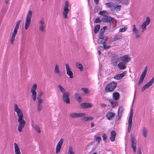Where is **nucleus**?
<instances>
[{
  "label": "nucleus",
  "mask_w": 154,
  "mask_h": 154,
  "mask_svg": "<svg viewBox=\"0 0 154 154\" xmlns=\"http://www.w3.org/2000/svg\"><path fill=\"white\" fill-rule=\"evenodd\" d=\"M117 3L113 2H110L105 4L107 8H110L111 11L115 10L116 11H119L121 10L122 6L116 5Z\"/></svg>",
  "instance_id": "f257e3e1"
},
{
  "label": "nucleus",
  "mask_w": 154,
  "mask_h": 154,
  "mask_svg": "<svg viewBox=\"0 0 154 154\" xmlns=\"http://www.w3.org/2000/svg\"><path fill=\"white\" fill-rule=\"evenodd\" d=\"M43 92L40 91L39 94L37 96V110L38 112H40L42 109L43 107L42 104L43 100L41 98V97L43 95Z\"/></svg>",
  "instance_id": "f03ea898"
},
{
  "label": "nucleus",
  "mask_w": 154,
  "mask_h": 154,
  "mask_svg": "<svg viewBox=\"0 0 154 154\" xmlns=\"http://www.w3.org/2000/svg\"><path fill=\"white\" fill-rule=\"evenodd\" d=\"M32 12L31 11H29L26 16V22L25 24V29L27 30L29 27L31 23V18L32 16Z\"/></svg>",
  "instance_id": "7ed1b4c3"
},
{
  "label": "nucleus",
  "mask_w": 154,
  "mask_h": 154,
  "mask_svg": "<svg viewBox=\"0 0 154 154\" xmlns=\"http://www.w3.org/2000/svg\"><path fill=\"white\" fill-rule=\"evenodd\" d=\"M46 24L45 23V20L42 18H41L38 23V28L42 32H46Z\"/></svg>",
  "instance_id": "20e7f679"
},
{
  "label": "nucleus",
  "mask_w": 154,
  "mask_h": 154,
  "mask_svg": "<svg viewBox=\"0 0 154 154\" xmlns=\"http://www.w3.org/2000/svg\"><path fill=\"white\" fill-rule=\"evenodd\" d=\"M117 83L115 82H112L108 84L106 87L105 91L106 92H112L116 88Z\"/></svg>",
  "instance_id": "39448f33"
},
{
  "label": "nucleus",
  "mask_w": 154,
  "mask_h": 154,
  "mask_svg": "<svg viewBox=\"0 0 154 154\" xmlns=\"http://www.w3.org/2000/svg\"><path fill=\"white\" fill-rule=\"evenodd\" d=\"M150 23V20L149 17H147L146 20H145L141 25L142 29L141 32L143 33L146 29V26L148 25Z\"/></svg>",
  "instance_id": "423d86ee"
},
{
  "label": "nucleus",
  "mask_w": 154,
  "mask_h": 154,
  "mask_svg": "<svg viewBox=\"0 0 154 154\" xmlns=\"http://www.w3.org/2000/svg\"><path fill=\"white\" fill-rule=\"evenodd\" d=\"M23 118H20L18 119V122L19 123L18 130L19 132H21L22 131V129L23 128L25 125V121L23 119Z\"/></svg>",
  "instance_id": "0eeeda50"
},
{
  "label": "nucleus",
  "mask_w": 154,
  "mask_h": 154,
  "mask_svg": "<svg viewBox=\"0 0 154 154\" xmlns=\"http://www.w3.org/2000/svg\"><path fill=\"white\" fill-rule=\"evenodd\" d=\"M69 2L67 1H66L65 2V5L64 6L63 11V15L65 18H67L68 17L67 14L69 11Z\"/></svg>",
  "instance_id": "6e6552de"
},
{
  "label": "nucleus",
  "mask_w": 154,
  "mask_h": 154,
  "mask_svg": "<svg viewBox=\"0 0 154 154\" xmlns=\"http://www.w3.org/2000/svg\"><path fill=\"white\" fill-rule=\"evenodd\" d=\"M37 88V84H35L32 86L31 90V92L32 94V96L34 101H35L36 98L37 93L36 90Z\"/></svg>",
  "instance_id": "1a4fd4ad"
},
{
  "label": "nucleus",
  "mask_w": 154,
  "mask_h": 154,
  "mask_svg": "<svg viewBox=\"0 0 154 154\" xmlns=\"http://www.w3.org/2000/svg\"><path fill=\"white\" fill-rule=\"evenodd\" d=\"M147 67L146 66L145 67V69H144L143 72L142 73L141 76H140L138 83L139 85H140L143 82L147 72Z\"/></svg>",
  "instance_id": "9d476101"
},
{
  "label": "nucleus",
  "mask_w": 154,
  "mask_h": 154,
  "mask_svg": "<svg viewBox=\"0 0 154 154\" xmlns=\"http://www.w3.org/2000/svg\"><path fill=\"white\" fill-rule=\"evenodd\" d=\"M14 111L16 112L18 118H23V116L22 111L18 108V106L17 104H15L14 105Z\"/></svg>",
  "instance_id": "9b49d317"
},
{
  "label": "nucleus",
  "mask_w": 154,
  "mask_h": 154,
  "mask_svg": "<svg viewBox=\"0 0 154 154\" xmlns=\"http://www.w3.org/2000/svg\"><path fill=\"white\" fill-rule=\"evenodd\" d=\"M154 82V76L142 88L141 91L142 92L144 91L146 88L151 86Z\"/></svg>",
  "instance_id": "f8f14e48"
},
{
  "label": "nucleus",
  "mask_w": 154,
  "mask_h": 154,
  "mask_svg": "<svg viewBox=\"0 0 154 154\" xmlns=\"http://www.w3.org/2000/svg\"><path fill=\"white\" fill-rule=\"evenodd\" d=\"M69 93L68 92L64 93L62 97V99L63 101L66 103L69 104L70 100L69 99Z\"/></svg>",
  "instance_id": "ddd939ff"
},
{
  "label": "nucleus",
  "mask_w": 154,
  "mask_h": 154,
  "mask_svg": "<svg viewBox=\"0 0 154 154\" xmlns=\"http://www.w3.org/2000/svg\"><path fill=\"white\" fill-rule=\"evenodd\" d=\"M85 115V114L83 113H72L70 114V116L71 118H76L78 117H83Z\"/></svg>",
  "instance_id": "4468645a"
},
{
  "label": "nucleus",
  "mask_w": 154,
  "mask_h": 154,
  "mask_svg": "<svg viewBox=\"0 0 154 154\" xmlns=\"http://www.w3.org/2000/svg\"><path fill=\"white\" fill-rule=\"evenodd\" d=\"M66 68L67 75L69 76V78H73V72L71 71L69 65L67 64H66Z\"/></svg>",
  "instance_id": "2eb2a0df"
},
{
  "label": "nucleus",
  "mask_w": 154,
  "mask_h": 154,
  "mask_svg": "<svg viewBox=\"0 0 154 154\" xmlns=\"http://www.w3.org/2000/svg\"><path fill=\"white\" fill-rule=\"evenodd\" d=\"M108 38V37L107 36H105L102 37H99L97 42L99 44H104L106 43Z\"/></svg>",
  "instance_id": "dca6fc26"
},
{
  "label": "nucleus",
  "mask_w": 154,
  "mask_h": 154,
  "mask_svg": "<svg viewBox=\"0 0 154 154\" xmlns=\"http://www.w3.org/2000/svg\"><path fill=\"white\" fill-rule=\"evenodd\" d=\"M54 72L58 76H60L61 75V72L60 70L59 67L57 64L55 65Z\"/></svg>",
  "instance_id": "f3484780"
},
{
  "label": "nucleus",
  "mask_w": 154,
  "mask_h": 154,
  "mask_svg": "<svg viewBox=\"0 0 154 154\" xmlns=\"http://www.w3.org/2000/svg\"><path fill=\"white\" fill-rule=\"evenodd\" d=\"M120 59L122 60L124 63H127L130 61L131 58L128 55H125L120 57Z\"/></svg>",
  "instance_id": "a211bd4d"
},
{
  "label": "nucleus",
  "mask_w": 154,
  "mask_h": 154,
  "mask_svg": "<svg viewBox=\"0 0 154 154\" xmlns=\"http://www.w3.org/2000/svg\"><path fill=\"white\" fill-rule=\"evenodd\" d=\"M93 106L92 104L89 103H82L81 104V107L83 108H91Z\"/></svg>",
  "instance_id": "6ab92c4d"
},
{
  "label": "nucleus",
  "mask_w": 154,
  "mask_h": 154,
  "mask_svg": "<svg viewBox=\"0 0 154 154\" xmlns=\"http://www.w3.org/2000/svg\"><path fill=\"white\" fill-rule=\"evenodd\" d=\"M102 20L104 22L111 23L112 22V18L109 17L104 16L102 18Z\"/></svg>",
  "instance_id": "aec40b11"
},
{
  "label": "nucleus",
  "mask_w": 154,
  "mask_h": 154,
  "mask_svg": "<svg viewBox=\"0 0 154 154\" xmlns=\"http://www.w3.org/2000/svg\"><path fill=\"white\" fill-rule=\"evenodd\" d=\"M131 147L132 148L133 151L135 152V138L134 136L131 135Z\"/></svg>",
  "instance_id": "412c9836"
},
{
  "label": "nucleus",
  "mask_w": 154,
  "mask_h": 154,
  "mask_svg": "<svg viewBox=\"0 0 154 154\" xmlns=\"http://www.w3.org/2000/svg\"><path fill=\"white\" fill-rule=\"evenodd\" d=\"M125 72L117 75L115 77V79L117 80H120L123 78L125 75Z\"/></svg>",
  "instance_id": "4be33fe9"
},
{
  "label": "nucleus",
  "mask_w": 154,
  "mask_h": 154,
  "mask_svg": "<svg viewBox=\"0 0 154 154\" xmlns=\"http://www.w3.org/2000/svg\"><path fill=\"white\" fill-rule=\"evenodd\" d=\"M111 136L110 137V140L112 142H113L115 140L116 133L115 131H112L111 132Z\"/></svg>",
  "instance_id": "5701e85b"
},
{
  "label": "nucleus",
  "mask_w": 154,
  "mask_h": 154,
  "mask_svg": "<svg viewBox=\"0 0 154 154\" xmlns=\"http://www.w3.org/2000/svg\"><path fill=\"white\" fill-rule=\"evenodd\" d=\"M15 153L16 154H21L20 152V148L17 144L16 143H14Z\"/></svg>",
  "instance_id": "b1692460"
},
{
  "label": "nucleus",
  "mask_w": 154,
  "mask_h": 154,
  "mask_svg": "<svg viewBox=\"0 0 154 154\" xmlns=\"http://www.w3.org/2000/svg\"><path fill=\"white\" fill-rule=\"evenodd\" d=\"M126 64L124 62H120L118 64V66L120 69H124L126 67Z\"/></svg>",
  "instance_id": "393cba45"
},
{
  "label": "nucleus",
  "mask_w": 154,
  "mask_h": 154,
  "mask_svg": "<svg viewBox=\"0 0 154 154\" xmlns=\"http://www.w3.org/2000/svg\"><path fill=\"white\" fill-rule=\"evenodd\" d=\"M141 32L135 28V38H140L142 37V34Z\"/></svg>",
  "instance_id": "a878e982"
},
{
  "label": "nucleus",
  "mask_w": 154,
  "mask_h": 154,
  "mask_svg": "<svg viewBox=\"0 0 154 154\" xmlns=\"http://www.w3.org/2000/svg\"><path fill=\"white\" fill-rule=\"evenodd\" d=\"M75 96L76 100L78 102H80L81 100V97L79 94L77 93H75Z\"/></svg>",
  "instance_id": "bb28decb"
},
{
  "label": "nucleus",
  "mask_w": 154,
  "mask_h": 154,
  "mask_svg": "<svg viewBox=\"0 0 154 154\" xmlns=\"http://www.w3.org/2000/svg\"><path fill=\"white\" fill-rule=\"evenodd\" d=\"M118 60L119 58L118 56H116L113 57L112 60V62L113 65H116Z\"/></svg>",
  "instance_id": "cd10ccee"
},
{
  "label": "nucleus",
  "mask_w": 154,
  "mask_h": 154,
  "mask_svg": "<svg viewBox=\"0 0 154 154\" xmlns=\"http://www.w3.org/2000/svg\"><path fill=\"white\" fill-rule=\"evenodd\" d=\"M93 119V118L92 117H85L81 119V121L82 122L92 120Z\"/></svg>",
  "instance_id": "c85d7f7f"
},
{
  "label": "nucleus",
  "mask_w": 154,
  "mask_h": 154,
  "mask_svg": "<svg viewBox=\"0 0 154 154\" xmlns=\"http://www.w3.org/2000/svg\"><path fill=\"white\" fill-rule=\"evenodd\" d=\"M32 126L37 132L39 133H41V131L38 125H34L33 124Z\"/></svg>",
  "instance_id": "c756f323"
},
{
  "label": "nucleus",
  "mask_w": 154,
  "mask_h": 154,
  "mask_svg": "<svg viewBox=\"0 0 154 154\" xmlns=\"http://www.w3.org/2000/svg\"><path fill=\"white\" fill-rule=\"evenodd\" d=\"M17 34V33H15L14 32H13L12 33L11 39L10 40V42L11 43V44L12 45L13 44V42L14 40L15 36Z\"/></svg>",
  "instance_id": "7c9ffc66"
},
{
  "label": "nucleus",
  "mask_w": 154,
  "mask_h": 154,
  "mask_svg": "<svg viewBox=\"0 0 154 154\" xmlns=\"http://www.w3.org/2000/svg\"><path fill=\"white\" fill-rule=\"evenodd\" d=\"M122 38V36L120 34H119L115 35L114 37V41L121 39Z\"/></svg>",
  "instance_id": "2f4dec72"
},
{
  "label": "nucleus",
  "mask_w": 154,
  "mask_h": 154,
  "mask_svg": "<svg viewBox=\"0 0 154 154\" xmlns=\"http://www.w3.org/2000/svg\"><path fill=\"white\" fill-rule=\"evenodd\" d=\"M119 93L117 92H115L113 94V97L115 100H118L119 99Z\"/></svg>",
  "instance_id": "473e14b6"
},
{
  "label": "nucleus",
  "mask_w": 154,
  "mask_h": 154,
  "mask_svg": "<svg viewBox=\"0 0 154 154\" xmlns=\"http://www.w3.org/2000/svg\"><path fill=\"white\" fill-rule=\"evenodd\" d=\"M100 28V26L99 24H97L94 27V32L95 33L97 34L99 31Z\"/></svg>",
  "instance_id": "72a5a7b5"
},
{
  "label": "nucleus",
  "mask_w": 154,
  "mask_h": 154,
  "mask_svg": "<svg viewBox=\"0 0 154 154\" xmlns=\"http://www.w3.org/2000/svg\"><path fill=\"white\" fill-rule=\"evenodd\" d=\"M133 116V113L132 112V110H131V112L129 118L128 120V123H132V120Z\"/></svg>",
  "instance_id": "f704fd0d"
},
{
  "label": "nucleus",
  "mask_w": 154,
  "mask_h": 154,
  "mask_svg": "<svg viewBox=\"0 0 154 154\" xmlns=\"http://www.w3.org/2000/svg\"><path fill=\"white\" fill-rule=\"evenodd\" d=\"M115 116V114L114 113L109 112L108 113L107 115V117L108 119H109L114 116Z\"/></svg>",
  "instance_id": "c9c22d12"
},
{
  "label": "nucleus",
  "mask_w": 154,
  "mask_h": 154,
  "mask_svg": "<svg viewBox=\"0 0 154 154\" xmlns=\"http://www.w3.org/2000/svg\"><path fill=\"white\" fill-rule=\"evenodd\" d=\"M67 154H75L74 152L73 151L72 148V146H69V148Z\"/></svg>",
  "instance_id": "e433bc0d"
},
{
  "label": "nucleus",
  "mask_w": 154,
  "mask_h": 154,
  "mask_svg": "<svg viewBox=\"0 0 154 154\" xmlns=\"http://www.w3.org/2000/svg\"><path fill=\"white\" fill-rule=\"evenodd\" d=\"M77 67L79 69L80 71H82L83 70V66L80 63H78L77 64Z\"/></svg>",
  "instance_id": "4c0bfd02"
},
{
  "label": "nucleus",
  "mask_w": 154,
  "mask_h": 154,
  "mask_svg": "<svg viewBox=\"0 0 154 154\" xmlns=\"http://www.w3.org/2000/svg\"><path fill=\"white\" fill-rule=\"evenodd\" d=\"M62 146L57 145L56 148V153H59L60 150Z\"/></svg>",
  "instance_id": "58836bf2"
},
{
  "label": "nucleus",
  "mask_w": 154,
  "mask_h": 154,
  "mask_svg": "<svg viewBox=\"0 0 154 154\" xmlns=\"http://www.w3.org/2000/svg\"><path fill=\"white\" fill-rule=\"evenodd\" d=\"M58 87L60 90V92L63 94L65 93V90L64 88L61 85H59Z\"/></svg>",
  "instance_id": "ea45409f"
},
{
  "label": "nucleus",
  "mask_w": 154,
  "mask_h": 154,
  "mask_svg": "<svg viewBox=\"0 0 154 154\" xmlns=\"http://www.w3.org/2000/svg\"><path fill=\"white\" fill-rule=\"evenodd\" d=\"M122 110L121 109L120 110V108H119L118 109V118L119 119L122 115Z\"/></svg>",
  "instance_id": "a19ab883"
},
{
  "label": "nucleus",
  "mask_w": 154,
  "mask_h": 154,
  "mask_svg": "<svg viewBox=\"0 0 154 154\" xmlns=\"http://www.w3.org/2000/svg\"><path fill=\"white\" fill-rule=\"evenodd\" d=\"M143 135L144 137L147 136V130L145 128H143Z\"/></svg>",
  "instance_id": "79ce46f5"
},
{
  "label": "nucleus",
  "mask_w": 154,
  "mask_h": 154,
  "mask_svg": "<svg viewBox=\"0 0 154 154\" xmlns=\"http://www.w3.org/2000/svg\"><path fill=\"white\" fill-rule=\"evenodd\" d=\"M94 137L96 140L97 141V143H99L101 140V138L100 136H96V135L94 136Z\"/></svg>",
  "instance_id": "37998d69"
},
{
  "label": "nucleus",
  "mask_w": 154,
  "mask_h": 154,
  "mask_svg": "<svg viewBox=\"0 0 154 154\" xmlns=\"http://www.w3.org/2000/svg\"><path fill=\"white\" fill-rule=\"evenodd\" d=\"M127 26H125L124 27L120 28L119 29V31L121 32H124L127 29Z\"/></svg>",
  "instance_id": "c03bdc74"
},
{
  "label": "nucleus",
  "mask_w": 154,
  "mask_h": 154,
  "mask_svg": "<svg viewBox=\"0 0 154 154\" xmlns=\"http://www.w3.org/2000/svg\"><path fill=\"white\" fill-rule=\"evenodd\" d=\"M132 123H128V131L129 133L130 132L131 128L132 127Z\"/></svg>",
  "instance_id": "a18cd8bd"
},
{
  "label": "nucleus",
  "mask_w": 154,
  "mask_h": 154,
  "mask_svg": "<svg viewBox=\"0 0 154 154\" xmlns=\"http://www.w3.org/2000/svg\"><path fill=\"white\" fill-rule=\"evenodd\" d=\"M106 11H101L99 12V14L105 16L106 15Z\"/></svg>",
  "instance_id": "49530a36"
},
{
  "label": "nucleus",
  "mask_w": 154,
  "mask_h": 154,
  "mask_svg": "<svg viewBox=\"0 0 154 154\" xmlns=\"http://www.w3.org/2000/svg\"><path fill=\"white\" fill-rule=\"evenodd\" d=\"M63 143V138H61L59 140L57 145L62 146V144Z\"/></svg>",
  "instance_id": "de8ad7c7"
},
{
  "label": "nucleus",
  "mask_w": 154,
  "mask_h": 154,
  "mask_svg": "<svg viewBox=\"0 0 154 154\" xmlns=\"http://www.w3.org/2000/svg\"><path fill=\"white\" fill-rule=\"evenodd\" d=\"M81 90L83 91L85 94L88 93L89 92L88 89L86 88H82Z\"/></svg>",
  "instance_id": "09e8293b"
},
{
  "label": "nucleus",
  "mask_w": 154,
  "mask_h": 154,
  "mask_svg": "<svg viewBox=\"0 0 154 154\" xmlns=\"http://www.w3.org/2000/svg\"><path fill=\"white\" fill-rule=\"evenodd\" d=\"M20 22H21V20H19L17 22V23L16 24V26H15L14 28L17 29H18V28H19V25L20 23Z\"/></svg>",
  "instance_id": "8fccbe9b"
},
{
  "label": "nucleus",
  "mask_w": 154,
  "mask_h": 154,
  "mask_svg": "<svg viewBox=\"0 0 154 154\" xmlns=\"http://www.w3.org/2000/svg\"><path fill=\"white\" fill-rule=\"evenodd\" d=\"M107 28V27L106 26H105L103 27V28H101L100 31V32L104 33L105 30Z\"/></svg>",
  "instance_id": "3c124183"
},
{
  "label": "nucleus",
  "mask_w": 154,
  "mask_h": 154,
  "mask_svg": "<svg viewBox=\"0 0 154 154\" xmlns=\"http://www.w3.org/2000/svg\"><path fill=\"white\" fill-rule=\"evenodd\" d=\"M96 23H100L101 22V20L98 18H97L95 20Z\"/></svg>",
  "instance_id": "603ef678"
},
{
  "label": "nucleus",
  "mask_w": 154,
  "mask_h": 154,
  "mask_svg": "<svg viewBox=\"0 0 154 154\" xmlns=\"http://www.w3.org/2000/svg\"><path fill=\"white\" fill-rule=\"evenodd\" d=\"M104 33H102V32H100L99 33V37H105L104 36Z\"/></svg>",
  "instance_id": "864d4df0"
},
{
  "label": "nucleus",
  "mask_w": 154,
  "mask_h": 154,
  "mask_svg": "<svg viewBox=\"0 0 154 154\" xmlns=\"http://www.w3.org/2000/svg\"><path fill=\"white\" fill-rule=\"evenodd\" d=\"M103 140V141H105L106 140V137L105 134H103L102 136Z\"/></svg>",
  "instance_id": "5fc2aeb1"
},
{
  "label": "nucleus",
  "mask_w": 154,
  "mask_h": 154,
  "mask_svg": "<svg viewBox=\"0 0 154 154\" xmlns=\"http://www.w3.org/2000/svg\"><path fill=\"white\" fill-rule=\"evenodd\" d=\"M100 105L101 106L103 107H105L106 106V105L104 103H101Z\"/></svg>",
  "instance_id": "6e6d98bb"
},
{
  "label": "nucleus",
  "mask_w": 154,
  "mask_h": 154,
  "mask_svg": "<svg viewBox=\"0 0 154 154\" xmlns=\"http://www.w3.org/2000/svg\"><path fill=\"white\" fill-rule=\"evenodd\" d=\"M103 46L104 48L103 49H107L109 48V46H106L105 45H104V44H103Z\"/></svg>",
  "instance_id": "4d7b16f0"
},
{
  "label": "nucleus",
  "mask_w": 154,
  "mask_h": 154,
  "mask_svg": "<svg viewBox=\"0 0 154 154\" xmlns=\"http://www.w3.org/2000/svg\"><path fill=\"white\" fill-rule=\"evenodd\" d=\"M137 154H142L141 152V149L140 148H139L138 151L137 152Z\"/></svg>",
  "instance_id": "13d9d810"
},
{
  "label": "nucleus",
  "mask_w": 154,
  "mask_h": 154,
  "mask_svg": "<svg viewBox=\"0 0 154 154\" xmlns=\"http://www.w3.org/2000/svg\"><path fill=\"white\" fill-rule=\"evenodd\" d=\"M110 103L111 104V105H113L114 104H115V102L113 100H110Z\"/></svg>",
  "instance_id": "bf43d9fd"
},
{
  "label": "nucleus",
  "mask_w": 154,
  "mask_h": 154,
  "mask_svg": "<svg viewBox=\"0 0 154 154\" xmlns=\"http://www.w3.org/2000/svg\"><path fill=\"white\" fill-rule=\"evenodd\" d=\"M17 29H17L14 28V29L13 32L15 33H17Z\"/></svg>",
  "instance_id": "052dcab7"
},
{
  "label": "nucleus",
  "mask_w": 154,
  "mask_h": 154,
  "mask_svg": "<svg viewBox=\"0 0 154 154\" xmlns=\"http://www.w3.org/2000/svg\"><path fill=\"white\" fill-rule=\"evenodd\" d=\"M99 0H94L96 5H97L98 4Z\"/></svg>",
  "instance_id": "680f3d73"
},
{
  "label": "nucleus",
  "mask_w": 154,
  "mask_h": 154,
  "mask_svg": "<svg viewBox=\"0 0 154 154\" xmlns=\"http://www.w3.org/2000/svg\"><path fill=\"white\" fill-rule=\"evenodd\" d=\"M128 1H125V2L124 3L122 2V4H128Z\"/></svg>",
  "instance_id": "e2e57ef3"
},
{
  "label": "nucleus",
  "mask_w": 154,
  "mask_h": 154,
  "mask_svg": "<svg viewBox=\"0 0 154 154\" xmlns=\"http://www.w3.org/2000/svg\"><path fill=\"white\" fill-rule=\"evenodd\" d=\"M9 0H5V2L6 4H7L9 2Z\"/></svg>",
  "instance_id": "0e129e2a"
},
{
  "label": "nucleus",
  "mask_w": 154,
  "mask_h": 154,
  "mask_svg": "<svg viewBox=\"0 0 154 154\" xmlns=\"http://www.w3.org/2000/svg\"><path fill=\"white\" fill-rule=\"evenodd\" d=\"M94 123L92 122L91 123V126L92 128L94 127Z\"/></svg>",
  "instance_id": "69168bd1"
},
{
  "label": "nucleus",
  "mask_w": 154,
  "mask_h": 154,
  "mask_svg": "<svg viewBox=\"0 0 154 154\" xmlns=\"http://www.w3.org/2000/svg\"><path fill=\"white\" fill-rule=\"evenodd\" d=\"M133 31L134 32L135 31V25H133Z\"/></svg>",
  "instance_id": "338daca9"
},
{
  "label": "nucleus",
  "mask_w": 154,
  "mask_h": 154,
  "mask_svg": "<svg viewBox=\"0 0 154 154\" xmlns=\"http://www.w3.org/2000/svg\"><path fill=\"white\" fill-rule=\"evenodd\" d=\"M98 53L99 55H100L101 54V52L100 51H98Z\"/></svg>",
  "instance_id": "774afa93"
}]
</instances>
